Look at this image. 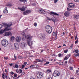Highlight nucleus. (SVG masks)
I'll list each match as a JSON object with an SVG mask.
<instances>
[{
    "mask_svg": "<svg viewBox=\"0 0 79 79\" xmlns=\"http://www.w3.org/2000/svg\"><path fill=\"white\" fill-rule=\"evenodd\" d=\"M25 38L27 40V44L28 45L31 47L32 45V42L31 41L32 37L31 36L27 35L25 36Z\"/></svg>",
    "mask_w": 79,
    "mask_h": 79,
    "instance_id": "f257e3e1",
    "label": "nucleus"
},
{
    "mask_svg": "<svg viewBox=\"0 0 79 79\" xmlns=\"http://www.w3.org/2000/svg\"><path fill=\"white\" fill-rule=\"evenodd\" d=\"M45 29L47 33H48V34H50L52 32V30L53 29L52 27L49 25L46 26L45 27Z\"/></svg>",
    "mask_w": 79,
    "mask_h": 79,
    "instance_id": "f03ea898",
    "label": "nucleus"
},
{
    "mask_svg": "<svg viewBox=\"0 0 79 79\" xmlns=\"http://www.w3.org/2000/svg\"><path fill=\"white\" fill-rule=\"evenodd\" d=\"M1 44L4 46V47H8V44H9V43H8V41L6 40H3L1 41Z\"/></svg>",
    "mask_w": 79,
    "mask_h": 79,
    "instance_id": "7ed1b4c3",
    "label": "nucleus"
},
{
    "mask_svg": "<svg viewBox=\"0 0 79 79\" xmlns=\"http://www.w3.org/2000/svg\"><path fill=\"white\" fill-rule=\"evenodd\" d=\"M11 25H12V23H11L8 24L6 23H4L3 26L4 27H5L6 29H10V28H11V27H9L11 26Z\"/></svg>",
    "mask_w": 79,
    "mask_h": 79,
    "instance_id": "20e7f679",
    "label": "nucleus"
},
{
    "mask_svg": "<svg viewBox=\"0 0 79 79\" xmlns=\"http://www.w3.org/2000/svg\"><path fill=\"white\" fill-rule=\"evenodd\" d=\"M44 76V73L41 72H39L37 74V77L39 79H40Z\"/></svg>",
    "mask_w": 79,
    "mask_h": 79,
    "instance_id": "39448f33",
    "label": "nucleus"
},
{
    "mask_svg": "<svg viewBox=\"0 0 79 79\" xmlns=\"http://www.w3.org/2000/svg\"><path fill=\"white\" fill-rule=\"evenodd\" d=\"M40 39H41V40H46V36H45V35L44 34H40Z\"/></svg>",
    "mask_w": 79,
    "mask_h": 79,
    "instance_id": "423d86ee",
    "label": "nucleus"
},
{
    "mask_svg": "<svg viewBox=\"0 0 79 79\" xmlns=\"http://www.w3.org/2000/svg\"><path fill=\"white\" fill-rule=\"evenodd\" d=\"M60 75V72L58 71L55 70L53 73V76H54V77L59 76Z\"/></svg>",
    "mask_w": 79,
    "mask_h": 79,
    "instance_id": "0eeeda50",
    "label": "nucleus"
},
{
    "mask_svg": "<svg viewBox=\"0 0 79 79\" xmlns=\"http://www.w3.org/2000/svg\"><path fill=\"white\" fill-rule=\"evenodd\" d=\"M11 28H10V29L5 28L4 29H2V30L0 31V34H3L4 32H5V31H10V30H11Z\"/></svg>",
    "mask_w": 79,
    "mask_h": 79,
    "instance_id": "6e6552de",
    "label": "nucleus"
},
{
    "mask_svg": "<svg viewBox=\"0 0 79 79\" xmlns=\"http://www.w3.org/2000/svg\"><path fill=\"white\" fill-rule=\"evenodd\" d=\"M4 35V36H9V35H11L12 34L11 32L9 31L5 32Z\"/></svg>",
    "mask_w": 79,
    "mask_h": 79,
    "instance_id": "1a4fd4ad",
    "label": "nucleus"
},
{
    "mask_svg": "<svg viewBox=\"0 0 79 79\" xmlns=\"http://www.w3.org/2000/svg\"><path fill=\"white\" fill-rule=\"evenodd\" d=\"M14 47L15 50H18V49H19V46L18 43H15L14 44Z\"/></svg>",
    "mask_w": 79,
    "mask_h": 79,
    "instance_id": "9d476101",
    "label": "nucleus"
},
{
    "mask_svg": "<svg viewBox=\"0 0 79 79\" xmlns=\"http://www.w3.org/2000/svg\"><path fill=\"white\" fill-rule=\"evenodd\" d=\"M31 10H26L25 11H24L23 12V14L24 15H29V13H31Z\"/></svg>",
    "mask_w": 79,
    "mask_h": 79,
    "instance_id": "9b49d317",
    "label": "nucleus"
},
{
    "mask_svg": "<svg viewBox=\"0 0 79 79\" xmlns=\"http://www.w3.org/2000/svg\"><path fill=\"white\" fill-rule=\"evenodd\" d=\"M15 40L17 42H21V37L19 36H17L15 38Z\"/></svg>",
    "mask_w": 79,
    "mask_h": 79,
    "instance_id": "f8f14e48",
    "label": "nucleus"
},
{
    "mask_svg": "<svg viewBox=\"0 0 79 79\" xmlns=\"http://www.w3.org/2000/svg\"><path fill=\"white\" fill-rule=\"evenodd\" d=\"M40 14L44 15L45 13V11L42 9L39 10L38 11Z\"/></svg>",
    "mask_w": 79,
    "mask_h": 79,
    "instance_id": "ddd939ff",
    "label": "nucleus"
},
{
    "mask_svg": "<svg viewBox=\"0 0 79 79\" xmlns=\"http://www.w3.org/2000/svg\"><path fill=\"white\" fill-rule=\"evenodd\" d=\"M18 9H19V10H20L21 11H24L26 10V8H25L24 6H23L22 8L19 6Z\"/></svg>",
    "mask_w": 79,
    "mask_h": 79,
    "instance_id": "4468645a",
    "label": "nucleus"
},
{
    "mask_svg": "<svg viewBox=\"0 0 79 79\" xmlns=\"http://www.w3.org/2000/svg\"><path fill=\"white\" fill-rule=\"evenodd\" d=\"M50 15H54L55 16H59V15L58 14L56 13L53 12H50Z\"/></svg>",
    "mask_w": 79,
    "mask_h": 79,
    "instance_id": "2eb2a0df",
    "label": "nucleus"
},
{
    "mask_svg": "<svg viewBox=\"0 0 79 79\" xmlns=\"http://www.w3.org/2000/svg\"><path fill=\"white\" fill-rule=\"evenodd\" d=\"M64 15L66 16H68L69 15V13L68 11H66L64 13Z\"/></svg>",
    "mask_w": 79,
    "mask_h": 79,
    "instance_id": "dca6fc26",
    "label": "nucleus"
},
{
    "mask_svg": "<svg viewBox=\"0 0 79 79\" xmlns=\"http://www.w3.org/2000/svg\"><path fill=\"white\" fill-rule=\"evenodd\" d=\"M69 8H73L74 7V4L73 3H71L70 5L69 6Z\"/></svg>",
    "mask_w": 79,
    "mask_h": 79,
    "instance_id": "f3484780",
    "label": "nucleus"
},
{
    "mask_svg": "<svg viewBox=\"0 0 79 79\" xmlns=\"http://www.w3.org/2000/svg\"><path fill=\"white\" fill-rule=\"evenodd\" d=\"M26 44L25 43H23V44H22L21 45V47L22 48H26Z\"/></svg>",
    "mask_w": 79,
    "mask_h": 79,
    "instance_id": "a211bd4d",
    "label": "nucleus"
},
{
    "mask_svg": "<svg viewBox=\"0 0 79 79\" xmlns=\"http://www.w3.org/2000/svg\"><path fill=\"white\" fill-rule=\"evenodd\" d=\"M21 35L22 36L23 38L24 39V37H26V34H25V33H24V32H22L21 33Z\"/></svg>",
    "mask_w": 79,
    "mask_h": 79,
    "instance_id": "6ab92c4d",
    "label": "nucleus"
},
{
    "mask_svg": "<svg viewBox=\"0 0 79 79\" xmlns=\"http://www.w3.org/2000/svg\"><path fill=\"white\" fill-rule=\"evenodd\" d=\"M74 18L76 19H78L79 18V15H74Z\"/></svg>",
    "mask_w": 79,
    "mask_h": 79,
    "instance_id": "aec40b11",
    "label": "nucleus"
},
{
    "mask_svg": "<svg viewBox=\"0 0 79 79\" xmlns=\"http://www.w3.org/2000/svg\"><path fill=\"white\" fill-rule=\"evenodd\" d=\"M20 2H23V3H26L27 2V0H19Z\"/></svg>",
    "mask_w": 79,
    "mask_h": 79,
    "instance_id": "412c9836",
    "label": "nucleus"
},
{
    "mask_svg": "<svg viewBox=\"0 0 79 79\" xmlns=\"http://www.w3.org/2000/svg\"><path fill=\"white\" fill-rule=\"evenodd\" d=\"M3 13L6 14L8 13V11L7 10H4L3 11Z\"/></svg>",
    "mask_w": 79,
    "mask_h": 79,
    "instance_id": "4be33fe9",
    "label": "nucleus"
},
{
    "mask_svg": "<svg viewBox=\"0 0 79 79\" xmlns=\"http://www.w3.org/2000/svg\"><path fill=\"white\" fill-rule=\"evenodd\" d=\"M63 55V54H61V53H59L58 54V57H62Z\"/></svg>",
    "mask_w": 79,
    "mask_h": 79,
    "instance_id": "5701e85b",
    "label": "nucleus"
},
{
    "mask_svg": "<svg viewBox=\"0 0 79 79\" xmlns=\"http://www.w3.org/2000/svg\"><path fill=\"white\" fill-rule=\"evenodd\" d=\"M14 39H15V37L14 36H12L10 38L11 41H12V42H13V41Z\"/></svg>",
    "mask_w": 79,
    "mask_h": 79,
    "instance_id": "b1692460",
    "label": "nucleus"
},
{
    "mask_svg": "<svg viewBox=\"0 0 79 79\" xmlns=\"http://www.w3.org/2000/svg\"><path fill=\"white\" fill-rule=\"evenodd\" d=\"M6 6H10V7H11V6H12L13 5L11 4H9L6 5Z\"/></svg>",
    "mask_w": 79,
    "mask_h": 79,
    "instance_id": "393cba45",
    "label": "nucleus"
},
{
    "mask_svg": "<svg viewBox=\"0 0 79 79\" xmlns=\"http://www.w3.org/2000/svg\"><path fill=\"white\" fill-rule=\"evenodd\" d=\"M71 56V54H68L66 56V57H67L68 58H69V57Z\"/></svg>",
    "mask_w": 79,
    "mask_h": 79,
    "instance_id": "a878e982",
    "label": "nucleus"
},
{
    "mask_svg": "<svg viewBox=\"0 0 79 79\" xmlns=\"http://www.w3.org/2000/svg\"><path fill=\"white\" fill-rule=\"evenodd\" d=\"M68 52V49H66L64 50V52L65 53H66Z\"/></svg>",
    "mask_w": 79,
    "mask_h": 79,
    "instance_id": "bb28decb",
    "label": "nucleus"
},
{
    "mask_svg": "<svg viewBox=\"0 0 79 79\" xmlns=\"http://www.w3.org/2000/svg\"><path fill=\"white\" fill-rule=\"evenodd\" d=\"M75 53H77V54H78V53H79V50L78 49H76L75 50Z\"/></svg>",
    "mask_w": 79,
    "mask_h": 79,
    "instance_id": "cd10ccee",
    "label": "nucleus"
},
{
    "mask_svg": "<svg viewBox=\"0 0 79 79\" xmlns=\"http://www.w3.org/2000/svg\"><path fill=\"white\" fill-rule=\"evenodd\" d=\"M59 64L60 65H63V62H59Z\"/></svg>",
    "mask_w": 79,
    "mask_h": 79,
    "instance_id": "c85d7f7f",
    "label": "nucleus"
},
{
    "mask_svg": "<svg viewBox=\"0 0 79 79\" xmlns=\"http://www.w3.org/2000/svg\"><path fill=\"white\" fill-rule=\"evenodd\" d=\"M47 73H51V70L50 69H48L46 71Z\"/></svg>",
    "mask_w": 79,
    "mask_h": 79,
    "instance_id": "c756f323",
    "label": "nucleus"
},
{
    "mask_svg": "<svg viewBox=\"0 0 79 79\" xmlns=\"http://www.w3.org/2000/svg\"><path fill=\"white\" fill-rule=\"evenodd\" d=\"M69 69L70 70H73V68L72 67H69Z\"/></svg>",
    "mask_w": 79,
    "mask_h": 79,
    "instance_id": "7c9ffc66",
    "label": "nucleus"
},
{
    "mask_svg": "<svg viewBox=\"0 0 79 79\" xmlns=\"http://www.w3.org/2000/svg\"><path fill=\"white\" fill-rule=\"evenodd\" d=\"M38 67H39V66L36 64L33 65V68H38Z\"/></svg>",
    "mask_w": 79,
    "mask_h": 79,
    "instance_id": "2f4dec72",
    "label": "nucleus"
},
{
    "mask_svg": "<svg viewBox=\"0 0 79 79\" xmlns=\"http://www.w3.org/2000/svg\"><path fill=\"white\" fill-rule=\"evenodd\" d=\"M79 42V41H78V38L77 39V40H76L75 42V44H76L77 43H78Z\"/></svg>",
    "mask_w": 79,
    "mask_h": 79,
    "instance_id": "473e14b6",
    "label": "nucleus"
},
{
    "mask_svg": "<svg viewBox=\"0 0 79 79\" xmlns=\"http://www.w3.org/2000/svg\"><path fill=\"white\" fill-rule=\"evenodd\" d=\"M47 19L48 20H50V21H52V20H53V19H50L48 17L47 18Z\"/></svg>",
    "mask_w": 79,
    "mask_h": 79,
    "instance_id": "72a5a7b5",
    "label": "nucleus"
},
{
    "mask_svg": "<svg viewBox=\"0 0 79 79\" xmlns=\"http://www.w3.org/2000/svg\"><path fill=\"white\" fill-rule=\"evenodd\" d=\"M2 78H3V79H5V75L4 74H2Z\"/></svg>",
    "mask_w": 79,
    "mask_h": 79,
    "instance_id": "f704fd0d",
    "label": "nucleus"
},
{
    "mask_svg": "<svg viewBox=\"0 0 79 79\" xmlns=\"http://www.w3.org/2000/svg\"><path fill=\"white\" fill-rule=\"evenodd\" d=\"M57 39V34H56L55 36L54 39L55 40H56Z\"/></svg>",
    "mask_w": 79,
    "mask_h": 79,
    "instance_id": "c9c22d12",
    "label": "nucleus"
},
{
    "mask_svg": "<svg viewBox=\"0 0 79 79\" xmlns=\"http://www.w3.org/2000/svg\"><path fill=\"white\" fill-rule=\"evenodd\" d=\"M79 56V53L77 54L76 55H74L75 57H77V56Z\"/></svg>",
    "mask_w": 79,
    "mask_h": 79,
    "instance_id": "e433bc0d",
    "label": "nucleus"
},
{
    "mask_svg": "<svg viewBox=\"0 0 79 79\" xmlns=\"http://www.w3.org/2000/svg\"><path fill=\"white\" fill-rule=\"evenodd\" d=\"M18 57L20 59H23V57H22V56H18Z\"/></svg>",
    "mask_w": 79,
    "mask_h": 79,
    "instance_id": "4c0bfd02",
    "label": "nucleus"
},
{
    "mask_svg": "<svg viewBox=\"0 0 79 79\" xmlns=\"http://www.w3.org/2000/svg\"><path fill=\"white\" fill-rule=\"evenodd\" d=\"M16 72L17 73H18L19 74H20L19 70H18V69L17 70Z\"/></svg>",
    "mask_w": 79,
    "mask_h": 79,
    "instance_id": "58836bf2",
    "label": "nucleus"
},
{
    "mask_svg": "<svg viewBox=\"0 0 79 79\" xmlns=\"http://www.w3.org/2000/svg\"><path fill=\"white\" fill-rule=\"evenodd\" d=\"M19 71H20V74L21 73H23V70L21 69H19Z\"/></svg>",
    "mask_w": 79,
    "mask_h": 79,
    "instance_id": "ea45409f",
    "label": "nucleus"
},
{
    "mask_svg": "<svg viewBox=\"0 0 79 79\" xmlns=\"http://www.w3.org/2000/svg\"><path fill=\"white\" fill-rule=\"evenodd\" d=\"M50 63L49 62H47L45 64H44V65H46V64H48Z\"/></svg>",
    "mask_w": 79,
    "mask_h": 79,
    "instance_id": "a19ab883",
    "label": "nucleus"
},
{
    "mask_svg": "<svg viewBox=\"0 0 79 79\" xmlns=\"http://www.w3.org/2000/svg\"><path fill=\"white\" fill-rule=\"evenodd\" d=\"M15 66L16 68H18V65L17 64H15Z\"/></svg>",
    "mask_w": 79,
    "mask_h": 79,
    "instance_id": "79ce46f5",
    "label": "nucleus"
},
{
    "mask_svg": "<svg viewBox=\"0 0 79 79\" xmlns=\"http://www.w3.org/2000/svg\"><path fill=\"white\" fill-rule=\"evenodd\" d=\"M37 23H34V26H35V27H36V26H37Z\"/></svg>",
    "mask_w": 79,
    "mask_h": 79,
    "instance_id": "37998d69",
    "label": "nucleus"
},
{
    "mask_svg": "<svg viewBox=\"0 0 79 79\" xmlns=\"http://www.w3.org/2000/svg\"><path fill=\"white\" fill-rule=\"evenodd\" d=\"M68 58L67 57H65L64 58V60H68Z\"/></svg>",
    "mask_w": 79,
    "mask_h": 79,
    "instance_id": "c03bdc74",
    "label": "nucleus"
},
{
    "mask_svg": "<svg viewBox=\"0 0 79 79\" xmlns=\"http://www.w3.org/2000/svg\"><path fill=\"white\" fill-rule=\"evenodd\" d=\"M17 76H18V74H17L15 73L14 75V77H17Z\"/></svg>",
    "mask_w": 79,
    "mask_h": 79,
    "instance_id": "a18cd8bd",
    "label": "nucleus"
},
{
    "mask_svg": "<svg viewBox=\"0 0 79 79\" xmlns=\"http://www.w3.org/2000/svg\"><path fill=\"white\" fill-rule=\"evenodd\" d=\"M39 62L40 63H43V62H44V60H40Z\"/></svg>",
    "mask_w": 79,
    "mask_h": 79,
    "instance_id": "49530a36",
    "label": "nucleus"
},
{
    "mask_svg": "<svg viewBox=\"0 0 79 79\" xmlns=\"http://www.w3.org/2000/svg\"><path fill=\"white\" fill-rule=\"evenodd\" d=\"M73 44H72L71 46L70 47V48H73Z\"/></svg>",
    "mask_w": 79,
    "mask_h": 79,
    "instance_id": "de8ad7c7",
    "label": "nucleus"
},
{
    "mask_svg": "<svg viewBox=\"0 0 79 79\" xmlns=\"http://www.w3.org/2000/svg\"><path fill=\"white\" fill-rule=\"evenodd\" d=\"M2 27H3V25L1 24H0V29H2Z\"/></svg>",
    "mask_w": 79,
    "mask_h": 79,
    "instance_id": "09e8293b",
    "label": "nucleus"
},
{
    "mask_svg": "<svg viewBox=\"0 0 79 79\" xmlns=\"http://www.w3.org/2000/svg\"><path fill=\"white\" fill-rule=\"evenodd\" d=\"M34 68V65H31L30 66V69H31V68Z\"/></svg>",
    "mask_w": 79,
    "mask_h": 79,
    "instance_id": "8fccbe9b",
    "label": "nucleus"
},
{
    "mask_svg": "<svg viewBox=\"0 0 79 79\" xmlns=\"http://www.w3.org/2000/svg\"><path fill=\"white\" fill-rule=\"evenodd\" d=\"M14 57L15 58V60H16V56L15 55V54H14Z\"/></svg>",
    "mask_w": 79,
    "mask_h": 79,
    "instance_id": "3c124183",
    "label": "nucleus"
},
{
    "mask_svg": "<svg viewBox=\"0 0 79 79\" xmlns=\"http://www.w3.org/2000/svg\"><path fill=\"white\" fill-rule=\"evenodd\" d=\"M74 1L75 2H79V0H74Z\"/></svg>",
    "mask_w": 79,
    "mask_h": 79,
    "instance_id": "603ef678",
    "label": "nucleus"
},
{
    "mask_svg": "<svg viewBox=\"0 0 79 79\" xmlns=\"http://www.w3.org/2000/svg\"><path fill=\"white\" fill-rule=\"evenodd\" d=\"M25 73L23 72L21 74V76H23V75H24L25 74Z\"/></svg>",
    "mask_w": 79,
    "mask_h": 79,
    "instance_id": "864d4df0",
    "label": "nucleus"
},
{
    "mask_svg": "<svg viewBox=\"0 0 79 79\" xmlns=\"http://www.w3.org/2000/svg\"><path fill=\"white\" fill-rule=\"evenodd\" d=\"M71 10V9L69 8H67V11H70V10Z\"/></svg>",
    "mask_w": 79,
    "mask_h": 79,
    "instance_id": "5fc2aeb1",
    "label": "nucleus"
},
{
    "mask_svg": "<svg viewBox=\"0 0 79 79\" xmlns=\"http://www.w3.org/2000/svg\"><path fill=\"white\" fill-rule=\"evenodd\" d=\"M56 32H53V35H56Z\"/></svg>",
    "mask_w": 79,
    "mask_h": 79,
    "instance_id": "6e6d98bb",
    "label": "nucleus"
},
{
    "mask_svg": "<svg viewBox=\"0 0 79 79\" xmlns=\"http://www.w3.org/2000/svg\"><path fill=\"white\" fill-rule=\"evenodd\" d=\"M36 61H37V62H40V60L39 59H36Z\"/></svg>",
    "mask_w": 79,
    "mask_h": 79,
    "instance_id": "4d7b16f0",
    "label": "nucleus"
},
{
    "mask_svg": "<svg viewBox=\"0 0 79 79\" xmlns=\"http://www.w3.org/2000/svg\"><path fill=\"white\" fill-rule=\"evenodd\" d=\"M58 2V0H54V3H56Z\"/></svg>",
    "mask_w": 79,
    "mask_h": 79,
    "instance_id": "13d9d810",
    "label": "nucleus"
},
{
    "mask_svg": "<svg viewBox=\"0 0 79 79\" xmlns=\"http://www.w3.org/2000/svg\"><path fill=\"white\" fill-rule=\"evenodd\" d=\"M9 65L10 66H12V65H13V64H9Z\"/></svg>",
    "mask_w": 79,
    "mask_h": 79,
    "instance_id": "bf43d9fd",
    "label": "nucleus"
},
{
    "mask_svg": "<svg viewBox=\"0 0 79 79\" xmlns=\"http://www.w3.org/2000/svg\"><path fill=\"white\" fill-rule=\"evenodd\" d=\"M4 59H5V60H8V57H4Z\"/></svg>",
    "mask_w": 79,
    "mask_h": 79,
    "instance_id": "052dcab7",
    "label": "nucleus"
},
{
    "mask_svg": "<svg viewBox=\"0 0 79 79\" xmlns=\"http://www.w3.org/2000/svg\"><path fill=\"white\" fill-rule=\"evenodd\" d=\"M25 66H24V65H23L22 66V68H24Z\"/></svg>",
    "mask_w": 79,
    "mask_h": 79,
    "instance_id": "680f3d73",
    "label": "nucleus"
},
{
    "mask_svg": "<svg viewBox=\"0 0 79 79\" xmlns=\"http://www.w3.org/2000/svg\"><path fill=\"white\" fill-rule=\"evenodd\" d=\"M47 79H52V78L51 77H49Z\"/></svg>",
    "mask_w": 79,
    "mask_h": 79,
    "instance_id": "e2e57ef3",
    "label": "nucleus"
},
{
    "mask_svg": "<svg viewBox=\"0 0 79 79\" xmlns=\"http://www.w3.org/2000/svg\"><path fill=\"white\" fill-rule=\"evenodd\" d=\"M64 62H65V63L67 64V63H68V61L67 60H66Z\"/></svg>",
    "mask_w": 79,
    "mask_h": 79,
    "instance_id": "0e129e2a",
    "label": "nucleus"
},
{
    "mask_svg": "<svg viewBox=\"0 0 79 79\" xmlns=\"http://www.w3.org/2000/svg\"><path fill=\"white\" fill-rule=\"evenodd\" d=\"M75 40H77V35H76V36H75Z\"/></svg>",
    "mask_w": 79,
    "mask_h": 79,
    "instance_id": "69168bd1",
    "label": "nucleus"
},
{
    "mask_svg": "<svg viewBox=\"0 0 79 79\" xmlns=\"http://www.w3.org/2000/svg\"><path fill=\"white\" fill-rule=\"evenodd\" d=\"M78 72H79V70H77L76 71V73H78Z\"/></svg>",
    "mask_w": 79,
    "mask_h": 79,
    "instance_id": "338daca9",
    "label": "nucleus"
},
{
    "mask_svg": "<svg viewBox=\"0 0 79 79\" xmlns=\"http://www.w3.org/2000/svg\"><path fill=\"white\" fill-rule=\"evenodd\" d=\"M30 79H35V78H34L33 77H31V78H30Z\"/></svg>",
    "mask_w": 79,
    "mask_h": 79,
    "instance_id": "774afa93",
    "label": "nucleus"
}]
</instances>
